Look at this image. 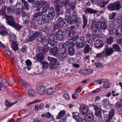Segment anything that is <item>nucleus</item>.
<instances>
[{
	"label": "nucleus",
	"mask_w": 122,
	"mask_h": 122,
	"mask_svg": "<svg viewBox=\"0 0 122 122\" xmlns=\"http://www.w3.org/2000/svg\"><path fill=\"white\" fill-rule=\"evenodd\" d=\"M71 43L69 42H66L65 44L62 45L61 46L62 47L61 48L63 52L60 54L59 56V59L61 61H63L65 60L67 57V55L66 53L65 52L66 51V49L65 47V46H70Z\"/></svg>",
	"instance_id": "obj_1"
},
{
	"label": "nucleus",
	"mask_w": 122,
	"mask_h": 122,
	"mask_svg": "<svg viewBox=\"0 0 122 122\" xmlns=\"http://www.w3.org/2000/svg\"><path fill=\"white\" fill-rule=\"evenodd\" d=\"M93 106L95 110V114L96 116L99 118L102 117L101 110L100 106L99 103L95 104Z\"/></svg>",
	"instance_id": "obj_2"
},
{
	"label": "nucleus",
	"mask_w": 122,
	"mask_h": 122,
	"mask_svg": "<svg viewBox=\"0 0 122 122\" xmlns=\"http://www.w3.org/2000/svg\"><path fill=\"white\" fill-rule=\"evenodd\" d=\"M67 21L61 18H59L57 21V25L59 28L65 27L66 25V22Z\"/></svg>",
	"instance_id": "obj_3"
},
{
	"label": "nucleus",
	"mask_w": 122,
	"mask_h": 122,
	"mask_svg": "<svg viewBox=\"0 0 122 122\" xmlns=\"http://www.w3.org/2000/svg\"><path fill=\"white\" fill-rule=\"evenodd\" d=\"M41 34L40 32L38 31L35 32L32 36H30L28 37L27 41L30 42L34 40L36 38L40 37Z\"/></svg>",
	"instance_id": "obj_4"
},
{
	"label": "nucleus",
	"mask_w": 122,
	"mask_h": 122,
	"mask_svg": "<svg viewBox=\"0 0 122 122\" xmlns=\"http://www.w3.org/2000/svg\"><path fill=\"white\" fill-rule=\"evenodd\" d=\"M5 18L7 21L8 24L11 26L15 22L14 17L11 15H5Z\"/></svg>",
	"instance_id": "obj_5"
},
{
	"label": "nucleus",
	"mask_w": 122,
	"mask_h": 122,
	"mask_svg": "<svg viewBox=\"0 0 122 122\" xmlns=\"http://www.w3.org/2000/svg\"><path fill=\"white\" fill-rule=\"evenodd\" d=\"M46 87L44 86H40L37 87L36 91L37 93L40 95H43L46 92Z\"/></svg>",
	"instance_id": "obj_6"
},
{
	"label": "nucleus",
	"mask_w": 122,
	"mask_h": 122,
	"mask_svg": "<svg viewBox=\"0 0 122 122\" xmlns=\"http://www.w3.org/2000/svg\"><path fill=\"white\" fill-rule=\"evenodd\" d=\"M54 35H51L49 38V43L52 46H54L56 45L57 40Z\"/></svg>",
	"instance_id": "obj_7"
},
{
	"label": "nucleus",
	"mask_w": 122,
	"mask_h": 122,
	"mask_svg": "<svg viewBox=\"0 0 122 122\" xmlns=\"http://www.w3.org/2000/svg\"><path fill=\"white\" fill-rule=\"evenodd\" d=\"M94 119V116L92 114H88L85 116L83 119L85 122H92Z\"/></svg>",
	"instance_id": "obj_8"
},
{
	"label": "nucleus",
	"mask_w": 122,
	"mask_h": 122,
	"mask_svg": "<svg viewBox=\"0 0 122 122\" xmlns=\"http://www.w3.org/2000/svg\"><path fill=\"white\" fill-rule=\"evenodd\" d=\"M50 47L48 46H38V50L40 53L45 54L48 51L50 50Z\"/></svg>",
	"instance_id": "obj_9"
},
{
	"label": "nucleus",
	"mask_w": 122,
	"mask_h": 122,
	"mask_svg": "<svg viewBox=\"0 0 122 122\" xmlns=\"http://www.w3.org/2000/svg\"><path fill=\"white\" fill-rule=\"evenodd\" d=\"M80 109L81 113L84 115L87 114L89 111L88 107L86 105L81 106L80 108Z\"/></svg>",
	"instance_id": "obj_10"
},
{
	"label": "nucleus",
	"mask_w": 122,
	"mask_h": 122,
	"mask_svg": "<svg viewBox=\"0 0 122 122\" xmlns=\"http://www.w3.org/2000/svg\"><path fill=\"white\" fill-rule=\"evenodd\" d=\"M65 34L69 37L72 36L75 34V32L69 27H67L65 30Z\"/></svg>",
	"instance_id": "obj_11"
},
{
	"label": "nucleus",
	"mask_w": 122,
	"mask_h": 122,
	"mask_svg": "<svg viewBox=\"0 0 122 122\" xmlns=\"http://www.w3.org/2000/svg\"><path fill=\"white\" fill-rule=\"evenodd\" d=\"M70 16L71 14L69 12H65V20L67 21L68 23L72 24L73 23L72 21V20H71L72 17Z\"/></svg>",
	"instance_id": "obj_12"
},
{
	"label": "nucleus",
	"mask_w": 122,
	"mask_h": 122,
	"mask_svg": "<svg viewBox=\"0 0 122 122\" xmlns=\"http://www.w3.org/2000/svg\"><path fill=\"white\" fill-rule=\"evenodd\" d=\"M104 51L106 55L107 56H109L111 55L113 52L114 50L111 47H109L108 45L105 48L103 51Z\"/></svg>",
	"instance_id": "obj_13"
},
{
	"label": "nucleus",
	"mask_w": 122,
	"mask_h": 122,
	"mask_svg": "<svg viewBox=\"0 0 122 122\" xmlns=\"http://www.w3.org/2000/svg\"><path fill=\"white\" fill-rule=\"evenodd\" d=\"M86 37L87 41L90 43H92L95 40L93 35L89 33L86 34Z\"/></svg>",
	"instance_id": "obj_14"
},
{
	"label": "nucleus",
	"mask_w": 122,
	"mask_h": 122,
	"mask_svg": "<svg viewBox=\"0 0 122 122\" xmlns=\"http://www.w3.org/2000/svg\"><path fill=\"white\" fill-rule=\"evenodd\" d=\"M50 52L53 56L55 57H57L58 55L59 51L57 47L51 48L50 49Z\"/></svg>",
	"instance_id": "obj_15"
},
{
	"label": "nucleus",
	"mask_w": 122,
	"mask_h": 122,
	"mask_svg": "<svg viewBox=\"0 0 122 122\" xmlns=\"http://www.w3.org/2000/svg\"><path fill=\"white\" fill-rule=\"evenodd\" d=\"M40 43L44 46H47V45L49 43L48 38L46 37H44L41 39Z\"/></svg>",
	"instance_id": "obj_16"
},
{
	"label": "nucleus",
	"mask_w": 122,
	"mask_h": 122,
	"mask_svg": "<svg viewBox=\"0 0 122 122\" xmlns=\"http://www.w3.org/2000/svg\"><path fill=\"white\" fill-rule=\"evenodd\" d=\"M55 36L56 40L58 39L60 41L62 39V33L61 31L58 30L55 33Z\"/></svg>",
	"instance_id": "obj_17"
},
{
	"label": "nucleus",
	"mask_w": 122,
	"mask_h": 122,
	"mask_svg": "<svg viewBox=\"0 0 122 122\" xmlns=\"http://www.w3.org/2000/svg\"><path fill=\"white\" fill-rule=\"evenodd\" d=\"M16 8V6L14 5L13 6L10 5L8 7L7 9V10L8 13L9 14H11L12 13H14V10L15 8Z\"/></svg>",
	"instance_id": "obj_18"
},
{
	"label": "nucleus",
	"mask_w": 122,
	"mask_h": 122,
	"mask_svg": "<svg viewBox=\"0 0 122 122\" xmlns=\"http://www.w3.org/2000/svg\"><path fill=\"white\" fill-rule=\"evenodd\" d=\"M69 42L70 43V42ZM70 43H71V44L70 45V46H67L66 47L65 46V47L66 48V47L67 48L68 47V52L72 56L73 55L75 54V49L73 48V47L69 46H71H71H72V44L71 42H70Z\"/></svg>",
	"instance_id": "obj_19"
},
{
	"label": "nucleus",
	"mask_w": 122,
	"mask_h": 122,
	"mask_svg": "<svg viewBox=\"0 0 122 122\" xmlns=\"http://www.w3.org/2000/svg\"><path fill=\"white\" fill-rule=\"evenodd\" d=\"M55 8L57 14L58 15L60 14L61 15L63 13L62 10L61 9L62 7H61L60 5H57L55 6Z\"/></svg>",
	"instance_id": "obj_20"
},
{
	"label": "nucleus",
	"mask_w": 122,
	"mask_h": 122,
	"mask_svg": "<svg viewBox=\"0 0 122 122\" xmlns=\"http://www.w3.org/2000/svg\"><path fill=\"white\" fill-rule=\"evenodd\" d=\"M98 24L100 25V27L103 30L106 29L108 26L107 22L104 21L99 22Z\"/></svg>",
	"instance_id": "obj_21"
},
{
	"label": "nucleus",
	"mask_w": 122,
	"mask_h": 122,
	"mask_svg": "<svg viewBox=\"0 0 122 122\" xmlns=\"http://www.w3.org/2000/svg\"><path fill=\"white\" fill-rule=\"evenodd\" d=\"M103 42L102 41L98 40H96L95 42V46L98 48H101L103 45Z\"/></svg>",
	"instance_id": "obj_22"
},
{
	"label": "nucleus",
	"mask_w": 122,
	"mask_h": 122,
	"mask_svg": "<svg viewBox=\"0 0 122 122\" xmlns=\"http://www.w3.org/2000/svg\"><path fill=\"white\" fill-rule=\"evenodd\" d=\"M85 13L87 14L88 13L91 14H95L97 12V10H93L92 9L88 8H86L84 11Z\"/></svg>",
	"instance_id": "obj_23"
},
{
	"label": "nucleus",
	"mask_w": 122,
	"mask_h": 122,
	"mask_svg": "<svg viewBox=\"0 0 122 122\" xmlns=\"http://www.w3.org/2000/svg\"><path fill=\"white\" fill-rule=\"evenodd\" d=\"M11 44V48L14 51H16L18 50V44L16 41L13 42Z\"/></svg>",
	"instance_id": "obj_24"
},
{
	"label": "nucleus",
	"mask_w": 122,
	"mask_h": 122,
	"mask_svg": "<svg viewBox=\"0 0 122 122\" xmlns=\"http://www.w3.org/2000/svg\"><path fill=\"white\" fill-rule=\"evenodd\" d=\"M99 24L95 22H93L92 24L90 29L93 31L94 30L97 29L99 27Z\"/></svg>",
	"instance_id": "obj_25"
},
{
	"label": "nucleus",
	"mask_w": 122,
	"mask_h": 122,
	"mask_svg": "<svg viewBox=\"0 0 122 122\" xmlns=\"http://www.w3.org/2000/svg\"><path fill=\"white\" fill-rule=\"evenodd\" d=\"M120 1H117L116 3H114L115 8V10H119L121 8V7Z\"/></svg>",
	"instance_id": "obj_26"
},
{
	"label": "nucleus",
	"mask_w": 122,
	"mask_h": 122,
	"mask_svg": "<svg viewBox=\"0 0 122 122\" xmlns=\"http://www.w3.org/2000/svg\"><path fill=\"white\" fill-rule=\"evenodd\" d=\"M76 13L75 11H74L72 14V16L71 19L72 20V21L73 22V23H77L78 21V18L76 17Z\"/></svg>",
	"instance_id": "obj_27"
},
{
	"label": "nucleus",
	"mask_w": 122,
	"mask_h": 122,
	"mask_svg": "<svg viewBox=\"0 0 122 122\" xmlns=\"http://www.w3.org/2000/svg\"><path fill=\"white\" fill-rule=\"evenodd\" d=\"M102 31L99 27L97 29L92 31L93 35L95 36L100 35Z\"/></svg>",
	"instance_id": "obj_28"
},
{
	"label": "nucleus",
	"mask_w": 122,
	"mask_h": 122,
	"mask_svg": "<svg viewBox=\"0 0 122 122\" xmlns=\"http://www.w3.org/2000/svg\"><path fill=\"white\" fill-rule=\"evenodd\" d=\"M40 3L39 2H36L35 3H33V7L36 8V10L37 11H39L41 7H40Z\"/></svg>",
	"instance_id": "obj_29"
},
{
	"label": "nucleus",
	"mask_w": 122,
	"mask_h": 122,
	"mask_svg": "<svg viewBox=\"0 0 122 122\" xmlns=\"http://www.w3.org/2000/svg\"><path fill=\"white\" fill-rule=\"evenodd\" d=\"M12 27L15 28L16 30H19L20 29L22 26L16 23L15 22L11 26Z\"/></svg>",
	"instance_id": "obj_30"
},
{
	"label": "nucleus",
	"mask_w": 122,
	"mask_h": 122,
	"mask_svg": "<svg viewBox=\"0 0 122 122\" xmlns=\"http://www.w3.org/2000/svg\"><path fill=\"white\" fill-rule=\"evenodd\" d=\"M122 31V29L120 28L119 27H118L117 30L115 32V35L119 37V36H121V33Z\"/></svg>",
	"instance_id": "obj_31"
},
{
	"label": "nucleus",
	"mask_w": 122,
	"mask_h": 122,
	"mask_svg": "<svg viewBox=\"0 0 122 122\" xmlns=\"http://www.w3.org/2000/svg\"><path fill=\"white\" fill-rule=\"evenodd\" d=\"M112 47L113 49L115 51L118 52H121V49L119 46L117 44H115L113 45L112 46Z\"/></svg>",
	"instance_id": "obj_32"
},
{
	"label": "nucleus",
	"mask_w": 122,
	"mask_h": 122,
	"mask_svg": "<svg viewBox=\"0 0 122 122\" xmlns=\"http://www.w3.org/2000/svg\"><path fill=\"white\" fill-rule=\"evenodd\" d=\"M114 40V37L110 36L108 37L107 39V43L109 45H111L113 42Z\"/></svg>",
	"instance_id": "obj_33"
},
{
	"label": "nucleus",
	"mask_w": 122,
	"mask_h": 122,
	"mask_svg": "<svg viewBox=\"0 0 122 122\" xmlns=\"http://www.w3.org/2000/svg\"><path fill=\"white\" fill-rule=\"evenodd\" d=\"M37 22L40 25H42L45 24L41 16H40L38 18L37 20Z\"/></svg>",
	"instance_id": "obj_34"
},
{
	"label": "nucleus",
	"mask_w": 122,
	"mask_h": 122,
	"mask_svg": "<svg viewBox=\"0 0 122 122\" xmlns=\"http://www.w3.org/2000/svg\"><path fill=\"white\" fill-rule=\"evenodd\" d=\"M83 19V28H85L87 25V19L86 18L85 15L83 14L82 16Z\"/></svg>",
	"instance_id": "obj_35"
},
{
	"label": "nucleus",
	"mask_w": 122,
	"mask_h": 122,
	"mask_svg": "<svg viewBox=\"0 0 122 122\" xmlns=\"http://www.w3.org/2000/svg\"><path fill=\"white\" fill-rule=\"evenodd\" d=\"M37 59L39 61H42L44 59V56L42 53H40L36 56Z\"/></svg>",
	"instance_id": "obj_36"
},
{
	"label": "nucleus",
	"mask_w": 122,
	"mask_h": 122,
	"mask_svg": "<svg viewBox=\"0 0 122 122\" xmlns=\"http://www.w3.org/2000/svg\"><path fill=\"white\" fill-rule=\"evenodd\" d=\"M107 8L108 10L113 11L115 10V8L114 3L109 4Z\"/></svg>",
	"instance_id": "obj_37"
},
{
	"label": "nucleus",
	"mask_w": 122,
	"mask_h": 122,
	"mask_svg": "<svg viewBox=\"0 0 122 122\" xmlns=\"http://www.w3.org/2000/svg\"><path fill=\"white\" fill-rule=\"evenodd\" d=\"M105 80L104 79H101L100 80H97L93 82V84L95 85H97L98 84L101 85V84L104 83L105 82Z\"/></svg>",
	"instance_id": "obj_38"
},
{
	"label": "nucleus",
	"mask_w": 122,
	"mask_h": 122,
	"mask_svg": "<svg viewBox=\"0 0 122 122\" xmlns=\"http://www.w3.org/2000/svg\"><path fill=\"white\" fill-rule=\"evenodd\" d=\"M42 15L41 17L45 23V24L48 20L49 18L48 17V15L47 14H44L43 15Z\"/></svg>",
	"instance_id": "obj_39"
},
{
	"label": "nucleus",
	"mask_w": 122,
	"mask_h": 122,
	"mask_svg": "<svg viewBox=\"0 0 122 122\" xmlns=\"http://www.w3.org/2000/svg\"><path fill=\"white\" fill-rule=\"evenodd\" d=\"M23 12V10L18 9L17 8H15L14 10V13L15 15H19Z\"/></svg>",
	"instance_id": "obj_40"
},
{
	"label": "nucleus",
	"mask_w": 122,
	"mask_h": 122,
	"mask_svg": "<svg viewBox=\"0 0 122 122\" xmlns=\"http://www.w3.org/2000/svg\"><path fill=\"white\" fill-rule=\"evenodd\" d=\"M17 102V101H15L12 103H11L10 102L6 100L5 101V103L6 106L8 107H10V106L13 105L14 104H16Z\"/></svg>",
	"instance_id": "obj_41"
},
{
	"label": "nucleus",
	"mask_w": 122,
	"mask_h": 122,
	"mask_svg": "<svg viewBox=\"0 0 122 122\" xmlns=\"http://www.w3.org/2000/svg\"><path fill=\"white\" fill-rule=\"evenodd\" d=\"M114 113V110L112 109L109 113L108 118L109 119H112Z\"/></svg>",
	"instance_id": "obj_42"
},
{
	"label": "nucleus",
	"mask_w": 122,
	"mask_h": 122,
	"mask_svg": "<svg viewBox=\"0 0 122 122\" xmlns=\"http://www.w3.org/2000/svg\"><path fill=\"white\" fill-rule=\"evenodd\" d=\"M49 13L53 16L54 17L55 15V13L53 7H52L50 9Z\"/></svg>",
	"instance_id": "obj_43"
},
{
	"label": "nucleus",
	"mask_w": 122,
	"mask_h": 122,
	"mask_svg": "<svg viewBox=\"0 0 122 122\" xmlns=\"http://www.w3.org/2000/svg\"><path fill=\"white\" fill-rule=\"evenodd\" d=\"M54 89L52 88L48 89L46 91L47 93L49 95L52 94L54 92Z\"/></svg>",
	"instance_id": "obj_44"
},
{
	"label": "nucleus",
	"mask_w": 122,
	"mask_h": 122,
	"mask_svg": "<svg viewBox=\"0 0 122 122\" xmlns=\"http://www.w3.org/2000/svg\"><path fill=\"white\" fill-rule=\"evenodd\" d=\"M21 2L24 4V8L25 9L29 10L28 8V5L27 2L25 1V0H21Z\"/></svg>",
	"instance_id": "obj_45"
},
{
	"label": "nucleus",
	"mask_w": 122,
	"mask_h": 122,
	"mask_svg": "<svg viewBox=\"0 0 122 122\" xmlns=\"http://www.w3.org/2000/svg\"><path fill=\"white\" fill-rule=\"evenodd\" d=\"M91 49L88 45H86L84 48V51L85 53H88L90 50H91Z\"/></svg>",
	"instance_id": "obj_46"
},
{
	"label": "nucleus",
	"mask_w": 122,
	"mask_h": 122,
	"mask_svg": "<svg viewBox=\"0 0 122 122\" xmlns=\"http://www.w3.org/2000/svg\"><path fill=\"white\" fill-rule=\"evenodd\" d=\"M15 5L16 6V8H17L18 9H20L21 10H23L24 8L23 5L20 3L19 4H17Z\"/></svg>",
	"instance_id": "obj_47"
},
{
	"label": "nucleus",
	"mask_w": 122,
	"mask_h": 122,
	"mask_svg": "<svg viewBox=\"0 0 122 122\" xmlns=\"http://www.w3.org/2000/svg\"><path fill=\"white\" fill-rule=\"evenodd\" d=\"M35 91L33 90H30L28 92V95L31 97H33L35 96Z\"/></svg>",
	"instance_id": "obj_48"
},
{
	"label": "nucleus",
	"mask_w": 122,
	"mask_h": 122,
	"mask_svg": "<svg viewBox=\"0 0 122 122\" xmlns=\"http://www.w3.org/2000/svg\"><path fill=\"white\" fill-rule=\"evenodd\" d=\"M92 71L91 69H85L84 75H86L90 74Z\"/></svg>",
	"instance_id": "obj_49"
},
{
	"label": "nucleus",
	"mask_w": 122,
	"mask_h": 122,
	"mask_svg": "<svg viewBox=\"0 0 122 122\" xmlns=\"http://www.w3.org/2000/svg\"><path fill=\"white\" fill-rule=\"evenodd\" d=\"M42 62V68L44 69H47L49 66L48 63L46 62L43 61Z\"/></svg>",
	"instance_id": "obj_50"
},
{
	"label": "nucleus",
	"mask_w": 122,
	"mask_h": 122,
	"mask_svg": "<svg viewBox=\"0 0 122 122\" xmlns=\"http://www.w3.org/2000/svg\"><path fill=\"white\" fill-rule=\"evenodd\" d=\"M44 7L49 8L50 6L49 4V3L48 2L43 1L42 3Z\"/></svg>",
	"instance_id": "obj_51"
},
{
	"label": "nucleus",
	"mask_w": 122,
	"mask_h": 122,
	"mask_svg": "<svg viewBox=\"0 0 122 122\" xmlns=\"http://www.w3.org/2000/svg\"><path fill=\"white\" fill-rule=\"evenodd\" d=\"M76 46L79 48H81L83 47L84 45V43L79 42L76 44Z\"/></svg>",
	"instance_id": "obj_52"
},
{
	"label": "nucleus",
	"mask_w": 122,
	"mask_h": 122,
	"mask_svg": "<svg viewBox=\"0 0 122 122\" xmlns=\"http://www.w3.org/2000/svg\"><path fill=\"white\" fill-rule=\"evenodd\" d=\"M42 15V14L40 12H38L35 13L33 15V17L35 18H38L40 16H41Z\"/></svg>",
	"instance_id": "obj_53"
},
{
	"label": "nucleus",
	"mask_w": 122,
	"mask_h": 122,
	"mask_svg": "<svg viewBox=\"0 0 122 122\" xmlns=\"http://www.w3.org/2000/svg\"><path fill=\"white\" fill-rule=\"evenodd\" d=\"M16 39V36L14 34H12L11 35L10 37V40L12 42L15 41Z\"/></svg>",
	"instance_id": "obj_54"
},
{
	"label": "nucleus",
	"mask_w": 122,
	"mask_h": 122,
	"mask_svg": "<svg viewBox=\"0 0 122 122\" xmlns=\"http://www.w3.org/2000/svg\"><path fill=\"white\" fill-rule=\"evenodd\" d=\"M105 82L103 83V86L104 87L106 88H107L109 87H110L109 86L108 82L105 80Z\"/></svg>",
	"instance_id": "obj_55"
},
{
	"label": "nucleus",
	"mask_w": 122,
	"mask_h": 122,
	"mask_svg": "<svg viewBox=\"0 0 122 122\" xmlns=\"http://www.w3.org/2000/svg\"><path fill=\"white\" fill-rule=\"evenodd\" d=\"M115 106L117 107H120L122 106V100H121L119 102H117L115 104Z\"/></svg>",
	"instance_id": "obj_56"
},
{
	"label": "nucleus",
	"mask_w": 122,
	"mask_h": 122,
	"mask_svg": "<svg viewBox=\"0 0 122 122\" xmlns=\"http://www.w3.org/2000/svg\"><path fill=\"white\" fill-rule=\"evenodd\" d=\"M117 25L115 23H111L110 27L112 30H114L116 29V27Z\"/></svg>",
	"instance_id": "obj_57"
},
{
	"label": "nucleus",
	"mask_w": 122,
	"mask_h": 122,
	"mask_svg": "<svg viewBox=\"0 0 122 122\" xmlns=\"http://www.w3.org/2000/svg\"><path fill=\"white\" fill-rule=\"evenodd\" d=\"M56 65L54 64L50 63L49 64L50 67L52 69H56L57 68V67Z\"/></svg>",
	"instance_id": "obj_58"
},
{
	"label": "nucleus",
	"mask_w": 122,
	"mask_h": 122,
	"mask_svg": "<svg viewBox=\"0 0 122 122\" xmlns=\"http://www.w3.org/2000/svg\"><path fill=\"white\" fill-rule=\"evenodd\" d=\"M20 112L25 116L28 115L29 113L28 112L25 110H21Z\"/></svg>",
	"instance_id": "obj_59"
},
{
	"label": "nucleus",
	"mask_w": 122,
	"mask_h": 122,
	"mask_svg": "<svg viewBox=\"0 0 122 122\" xmlns=\"http://www.w3.org/2000/svg\"><path fill=\"white\" fill-rule=\"evenodd\" d=\"M116 14V13L114 12L112 13L111 15L109 17V19H114Z\"/></svg>",
	"instance_id": "obj_60"
},
{
	"label": "nucleus",
	"mask_w": 122,
	"mask_h": 122,
	"mask_svg": "<svg viewBox=\"0 0 122 122\" xmlns=\"http://www.w3.org/2000/svg\"><path fill=\"white\" fill-rule=\"evenodd\" d=\"M104 54L105 53L104 51H103L97 54L96 56V57L97 58L101 57L103 56Z\"/></svg>",
	"instance_id": "obj_61"
},
{
	"label": "nucleus",
	"mask_w": 122,
	"mask_h": 122,
	"mask_svg": "<svg viewBox=\"0 0 122 122\" xmlns=\"http://www.w3.org/2000/svg\"><path fill=\"white\" fill-rule=\"evenodd\" d=\"M78 42L85 43V38L83 37H80L78 39Z\"/></svg>",
	"instance_id": "obj_62"
},
{
	"label": "nucleus",
	"mask_w": 122,
	"mask_h": 122,
	"mask_svg": "<svg viewBox=\"0 0 122 122\" xmlns=\"http://www.w3.org/2000/svg\"><path fill=\"white\" fill-rule=\"evenodd\" d=\"M95 66L97 68H100L102 67L103 66V64L100 63H96Z\"/></svg>",
	"instance_id": "obj_63"
},
{
	"label": "nucleus",
	"mask_w": 122,
	"mask_h": 122,
	"mask_svg": "<svg viewBox=\"0 0 122 122\" xmlns=\"http://www.w3.org/2000/svg\"><path fill=\"white\" fill-rule=\"evenodd\" d=\"M2 83L3 85L5 87H6L7 85L8 84L7 83V81L5 79H4L2 80Z\"/></svg>",
	"instance_id": "obj_64"
}]
</instances>
